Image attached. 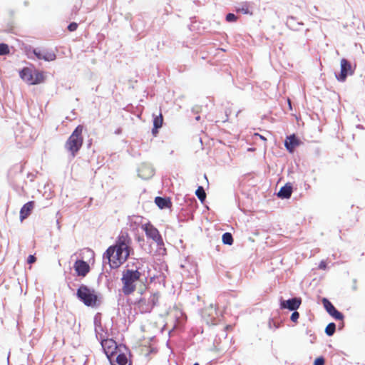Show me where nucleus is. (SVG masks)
I'll return each mask as SVG.
<instances>
[{"mask_svg": "<svg viewBox=\"0 0 365 365\" xmlns=\"http://www.w3.org/2000/svg\"><path fill=\"white\" fill-rule=\"evenodd\" d=\"M132 18H133V17H132V14H131L130 13H128V14H126L125 15V19L126 21H128L130 24H132V23H131Z\"/></svg>", "mask_w": 365, "mask_h": 365, "instance_id": "nucleus-41", "label": "nucleus"}, {"mask_svg": "<svg viewBox=\"0 0 365 365\" xmlns=\"http://www.w3.org/2000/svg\"><path fill=\"white\" fill-rule=\"evenodd\" d=\"M86 252L91 254V258H94L95 254H94V252L91 249L86 248Z\"/></svg>", "mask_w": 365, "mask_h": 365, "instance_id": "nucleus-43", "label": "nucleus"}, {"mask_svg": "<svg viewBox=\"0 0 365 365\" xmlns=\"http://www.w3.org/2000/svg\"><path fill=\"white\" fill-rule=\"evenodd\" d=\"M200 118H200V115H197L195 117V120H196L197 121H199V120H200Z\"/></svg>", "mask_w": 365, "mask_h": 365, "instance_id": "nucleus-49", "label": "nucleus"}, {"mask_svg": "<svg viewBox=\"0 0 365 365\" xmlns=\"http://www.w3.org/2000/svg\"><path fill=\"white\" fill-rule=\"evenodd\" d=\"M106 278V281L108 282L110 281V279H108V277L107 275H105Z\"/></svg>", "mask_w": 365, "mask_h": 365, "instance_id": "nucleus-52", "label": "nucleus"}, {"mask_svg": "<svg viewBox=\"0 0 365 365\" xmlns=\"http://www.w3.org/2000/svg\"><path fill=\"white\" fill-rule=\"evenodd\" d=\"M319 269L325 270L327 268V263L324 260H322L318 266Z\"/></svg>", "mask_w": 365, "mask_h": 365, "instance_id": "nucleus-38", "label": "nucleus"}, {"mask_svg": "<svg viewBox=\"0 0 365 365\" xmlns=\"http://www.w3.org/2000/svg\"><path fill=\"white\" fill-rule=\"evenodd\" d=\"M289 108L292 110V106H291V103L289 101Z\"/></svg>", "mask_w": 365, "mask_h": 365, "instance_id": "nucleus-54", "label": "nucleus"}, {"mask_svg": "<svg viewBox=\"0 0 365 365\" xmlns=\"http://www.w3.org/2000/svg\"><path fill=\"white\" fill-rule=\"evenodd\" d=\"M102 275H103V273H101L99 277H98V279L102 277Z\"/></svg>", "mask_w": 365, "mask_h": 365, "instance_id": "nucleus-55", "label": "nucleus"}, {"mask_svg": "<svg viewBox=\"0 0 365 365\" xmlns=\"http://www.w3.org/2000/svg\"><path fill=\"white\" fill-rule=\"evenodd\" d=\"M322 303L326 312L335 320L344 321V315L342 312H339L330 300L326 297L322 299Z\"/></svg>", "mask_w": 365, "mask_h": 365, "instance_id": "nucleus-11", "label": "nucleus"}, {"mask_svg": "<svg viewBox=\"0 0 365 365\" xmlns=\"http://www.w3.org/2000/svg\"><path fill=\"white\" fill-rule=\"evenodd\" d=\"M138 241L139 242H140L141 241H142V242H144V239H143V238H141L140 237H138Z\"/></svg>", "mask_w": 365, "mask_h": 365, "instance_id": "nucleus-48", "label": "nucleus"}, {"mask_svg": "<svg viewBox=\"0 0 365 365\" xmlns=\"http://www.w3.org/2000/svg\"><path fill=\"white\" fill-rule=\"evenodd\" d=\"M324 363L325 359L324 358V356H320L314 359L313 365H324Z\"/></svg>", "mask_w": 365, "mask_h": 365, "instance_id": "nucleus-34", "label": "nucleus"}, {"mask_svg": "<svg viewBox=\"0 0 365 365\" xmlns=\"http://www.w3.org/2000/svg\"><path fill=\"white\" fill-rule=\"evenodd\" d=\"M159 294L158 292L151 294L147 299L145 297H140L133 302L138 307L141 314L150 313L153 309L158 304Z\"/></svg>", "mask_w": 365, "mask_h": 365, "instance_id": "nucleus-8", "label": "nucleus"}, {"mask_svg": "<svg viewBox=\"0 0 365 365\" xmlns=\"http://www.w3.org/2000/svg\"><path fill=\"white\" fill-rule=\"evenodd\" d=\"M34 73L28 67H24L19 71L20 78L28 84L30 85V82H32Z\"/></svg>", "mask_w": 365, "mask_h": 365, "instance_id": "nucleus-22", "label": "nucleus"}, {"mask_svg": "<svg viewBox=\"0 0 365 365\" xmlns=\"http://www.w3.org/2000/svg\"><path fill=\"white\" fill-rule=\"evenodd\" d=\"M300 143V139L295 134L287 136L284 140V146L287 150L290 153H293L295 148L298 147Z\"/></svg>", "mask_w": 365, "mask_h": 365, "instance_id": "nucleus-16", "label": "nucleus"}, {"mask_svg": "<svg viewBox=\"0 0 365 365\" xmlns=\"http://www.w3.org/2000/svg\"><path fill=\"white\" fill-rule=\"evenodd\" d=\"M143 292L144 291L143 289H140L139 293L142 295L143 294Z\"/></svg>", "mask_w": 365, "mask_h": 365, "instance_id": "nucleus-51", "label": "nucleus"}, {"mask_svg": "<svg viewBox=\"0 0 365 365\" xmlns=\"http://www.w3.org/2000/svg\"><path fill=\"white\" fill-rule=\"evenodd\" d=\"M78 26V24L76 23V22H71L68 26H67V29L71 31V32H73V31H75L77 28Z\"/></svg>", "mask_w": 365, "mask_h": 365, "instance_id": "nucleus-36", "label": "nucleus"}, {"mask_svg": "<svg viewBox=\"0 0 365 365\" xmlns=\"http://www.w3.org/2000/svg\"><path fill=\"white\" fill-rule=\"evenodd\" d=\"M238 19V16L233 13H228L226 14L225 20L228 23L236 22Z\"/></svg>", "mask_w": 365, "mask_h": 365, "instance_id": "nucleus-32", "label": "nucleus"}, {"mask_svg": "<svg viewBox=\"0 0 365 365\" xmlns=\"http://www.w3.org/2000/svg\"><path fill=\"white\" fill-rule=\"evenodd\" d=\"M36 261V257L34 255H29L27 257V263L31 264Z\"/></svg>", "mask_w": 365, "mask_h": 365, "instance_id": "nucleus-37", "label": "nucleus"}, {"mask_svg": "<svg viewBox=\"0 0 365 365\" xmlns=\"http://www.w3.org/2000/svg\"><path fill=\"white\" fill-rule=\"evenodd\" d=\"M279 308L281 309H288L293 311L298 309L302 304V298L299 297H294L288 299H284L282 297H279Z\"/></svg>", "mask_w": 365, "mask_h": 365, "instance_id": "nucleus-12", "label": "nucleus"}, {"mask_svg": "<svg viewBox=\"0 0 365 365\" xmlns=\"http://www.w3.org/2000/svg\"><path fill=\"white\" fill-rule=\"evenodd\" d=\"M76 297L85 306L92 308L98 307L103 302V296L100 292L84 284L79 285Z\"/></svg>", "mask_w": 365, "mask_h": 365, "instance_id": "nucleus-2", "label": "nucleus"}, {"mask_svg": "<svg viewBox=\"0 0 365 365\" xmlns=\"http://www.w3.org/2000/svg\"><path fill=\"white\" fill-rule=\"evenodd\" d=\"M25 53L28 58L34 60H43L45 61H53L56 59V54L52 49L42 47H33L31 45L25 46Z\"/></svg>", "mask_w": 365, "mask_h": 365, "instance_id": "nucleus-6", "label": "nucleus"}, {"mask_svg": "<svg viewBox=\"0 0 365 365\" xmlns=\"http://www.w3.org/2000/svg\"><path fill=\"white\" fill-rule=\"evenodd\" d=\"M44 81V76L42 72L38 71H35L34 76H33V80L32 82H30V85H36L39 84Z\"/></svg>", "mask_w": 365, "mask_h": 365, "instance_id": "nucleus-25", "label": "nucleus"}, {"mask_svg": "<svg viewBox=\"0 0 365 365\" xmlns=\"http://www.w3.org/2000/svg\"><path fill=\"white\" fill-rule=\"evenodd\" d=\"M132 240L128 233L120 232L115 243L109 246L103 255V267L109 265L110 270L118 268L131 255L134 250L131 246Z\"/></svg>", "mask_w": 365, "mask_h": 365, "instance_id": "nucleus-1", "label": "nucleus"}, {"mask_svg": "<svg viewBox=\"0 0 365 365\" xmlns=\"http://www.w3.org/2000/svg\"><path fill=\"white\" fill-rule=\"evenodd\" d=\"M141 228L145 232L146 237L152 240L157 244L159 253L161 255H165L166 249L165 247L163 237L159 230L152 225L150 222H148L142 225Z\"/></svg>", "mask_w": 365, "mask_h": 365, "instance_id": "nucleus-7", "label": "nucleus"}, {"mask_svg": "<svg viewBox=\"0 0 365 365\" xmlns=\"http://www.w3.org/2000/svg\"><path fill=\"white\" fill-rule=\"evenodd\" d=\"M195 195L200 201L203 203L206 200V193L202 186H198L195 190Z\"/></svg>", "mask_w": 365, "mask_h": 365, "instance_id": "nucleus-27", "label": "nucleus"}, {"mask_svg": "<svg viewBox=\"0 0 365 365\" xmlns=\"http://www.w3.org/2000/svg\"><path fill=\"white\" fill-rule=\"evenodd\" d=\"M336 328V324L334 322H330L327 325L324 332L328 336H331L334 334Z\"/></svg>", "mask_w": 365, "mask_h": 365, "instance_id": "nucleus-28", "label": "nucleus"}, {"mask_svg": "<svg viewBox=\"0 0 365 365\" xmlns=\"http://www.w3.org/2000/svg\"><path fill=\"white\" fill-rule=\"evenodd\" d=\"M81 3H76V4H74V6H73L72 8V10H71V17L73 18V15H76L78 12V11L80 10L81 9Z\"/></svg>", "mask_w": 365, "mask_h": 365, "instance_id": "nucleus-35", "label": "nucleus"}, {"mask_svg": "<svg viewBox=\"0 0 365 365\" xmlns=\"http://www.w3.org/2000/svg\"><path fill=\"white\" fill-rule=\"evenodd\" d=\"M282 322H276L274 318H269L268 322V327L270 329L276 330L282 326Z\"/></svg>", "mask_w": 365, "mask_h": 365, "instance_id": "nucleus-30", "label": "nucleus"}, {"mask_svg": "<svg viewBox=\"0 0 365 365\" xmlns=\"http://www.w3.org/2000/svg\"><path fill=\"white\" fill-rule=\"evenodd\" d=\"M344 327V324H342L341 325H339V327Z\"/></svg>", "mask_w": 365, "mask_h": 365, "instance_id": "nucleus-57", "label": "nucleus"}, {"mask_svg": "<svg viewBox=\"0 0 365 365\" xmlns=\"http://www.w3.org/2000/svg\"><path fill=\"white\" fill-rule=\"evenodd\" d=\"M101 317L102 314L100 312H98L95 314L93 318V324L95 327V334L96 337L98 339L101 335H103L101 331H104V329L101 324Z\"/></svg>", "mask_w": 365, "mask_h": 365, "instance_id": "nucleus-19", "label": "nucleus"}, {"mask_svg": "<svg viewBox=\"0 0 365 365\" xmlns=\"http://www.w3.org/2000/svg\"><path fill=\"white\" fill-rule=\"evenodd\" d=\"M27 178H31V180L32 181L34 180V175H33L32 173H29L27 174Z\"/></svg>", "mask_w": 365, "mask_h": 365, "instance_id": "nucleus-46", "label": "nucleus"}, {"mask_svg": "<svg viewBox=\"0 0 365 365\" xmlns=\"http://www.w3.org/2000/svg\"><path fill=\"white\" fill-rule=\"evenodd\" d=\"M35 206L34 201H29L25 203L20 210V220L22 222L26 219L32 212Z\"/></svg>", "mask_w": 365, "mask_h": 365, "instance_id": "nucleus-18", "label": "nucleus"}, {"mask_svg": "<svg viewBox=\"0 0 365 365\" xmlns=\"http://www.w3.org/2000/svg\"><path fill=\"white\" fill-rule=\"evenodd\" d=\"M286 25L291 30L299 31L300 26H303L304 23L302 21H297L296 17L290 16L287 17Z\"/></svg>", "mask_w": 365, "mask_h": 365, "instance_id": "nucleus-21", "label": "nucleus"}, {"mask_svg": "<svg viewBox=\"0 0 365 365\" xmlns=\"http://www.w3.org/2000/svg\"><path fill=\"white\" fill-rule=\"evenodd\" d=\"M251 3L248 1L242 2L239 6L235 7V11L237 13H242L243 14H248L252 16V11L250 10Z\"/></svg>", "mask_w": 365, "mask_h": 365, "instance_id": "nucleus-24", "label": "nucleus"}, {"mask_svg": "<svg viewBox=\"0 0 365 365\" xmlns=\"http://www.w3.org/2000/svg\"><path fill=\"white\" fill-rule=\"evenodd\" d=\"M163 117L161 113H160V114L158 115H153V126L161 128V127L163 126Z\"/></svg>", "mask_w": 365, "mask_h": 365, "instance_id": "nucleus-29", "label": "nucleus"}, {"mask_svg": "<svg viewBox=\"0 0 365 365\" xmlns=\"http://www.w3.org/2000/svg\"><path fill=\"white\" fill-rule=\"evenodd\" d=\"M205 178L207 180V175H205Z\"/></svg>", "mask_w": 365, "mask_h": 365, "instance_id": "nucleus-56", "label": "nucleus"}, {"mask_svg": "<svg viewBox=\"0 0 365 365\" xmlns=\"http://www.w3.org/2000/svg\"><path fill=\"white\" fill-rule=\"evenodd\" d=\"M73 269L76 275L81 277H85L91 270L90 265L87 262L78 259L74 262Z\"/></svg>", "mask_w": 365, "mask_h": 365, "instance_id": "nucleus-14", "label": "nucleus"}, {"mask_svg": "<svg viewBox=\"0 0 365 365\" xmlns=\"http://www.w3.org/2000/svg\"><path fill=\"white\" fill-rule=\"evenodd\" d=\"M131 29L135 32L140 33V31H143L145 27V23L143 19V16L141 14L138 16V18L136 21V22L130 24ZM140 34H138L139 35Z\"/></svg>", "mask_w": 365, "mask_h": 365, "instance_id": "nucleus-23", "label": "nucleus"}, {"mask_svg": "<svg viewBox=\"0 0 365 365\" xmlns=\"http://www.w3.org/2000/svg\"><path fill=\"white\" fill-rule=\"evenodd\" d=\"M160 129V128H159L158 127L153 126V128H152V130H151L153 135L155 136V137L157 136V135L159 133V130Z\"/></svg>", "mask_w": 365, "mask_h": 365, "instance_id": "nucleus-40", "label": "nucleus"}, {"mask_svg": "<svg viewBox=\"0 0 365 365\" xmlns=\"http://www.w3.org/2000/svg\"><path fill=\"white\" fill-rule=\"evenodd\" d=\"M98 340L100 341L108 359L112 363V361H114L115 354L118 352L117 351L120 349V346H122L123 344H118L113 339L104 338L103 335H101Z\"/></svg>", "mask_w": 365, "mask_h": 365, "instance_id": "nucleus-9", "label": "nucleus"}, {"mask_svg": "<svg viewBox=\"0 0 365 365\" xmlns=\"http://www.w3.org/2000/svg\"><path fill=\"white\" fill-rule=\"evenodd\" d=\"M9 357H10V351L8 353V355H7V362L8 363L9 362Z\"/></svg>", "mask_w": 365, "mask_h": 365, "instance_id": "nucleus-50", "label": "nucleus"}, {"mask_svg": "<svg viewBox=\"0 0 365 365\" xmlns=\"http://www.w3.org/2000/svg\"><path fill=\"white\" fill-rule=\"evenodd\" d=\"M154 202L155 205L161 210L169 208L172 205L170 198L168 197L157 196L155 197Z\"/></svg>", "mask_w": 365, "mask_h": 365, "instance_id": "nucleus-20", "label": "nucleus"}, {"mask_svg": "<svg viewBox=\"0 0 365 365\" xmlns=\"http://www.w3.org/2000/svg\"><path fill=\"white\" fill-rule=\"evenodd\" d=\"M121 133V129L120 128H118L115 131V134H120Z\"/></svg>", "mask_w": 365, "mask_h": 365, "instance_id": "nucleus-47", "label": "nucleus"}, {"mask_svg": "<svg viewBox=\"0 0 365 365\" xmlns=\"http://www.w3.org/2000/svg\"><path fill=\"white\" fill-rule=\"evenodd\" d=\"M201 107L199 106H195L192 108L191 112L194 114H198L200 111Z\"/></svg>", "mask_w": 365, "mask_h": 365, "instance_id": "nucleus-39", "label": "nucleus"}, {"mask_svg": "<svg viewBox=\"0 0 365 365\" xmlns=\"http://www.w3.org/2000/svg\"><path fill=\"white\" fill-rule=\"evenodd\" d=\"M293 191V186L291 182H287L284 185L282 186L277 193V196L282 199H289Z\"/></svg>", "mask_w": 365, "mask_h": 365, "instance_id": "nucleus-17", "label": "nucleus"}, {"mask_svg": "<svg viewBox=\"0 0 365 365\" xmlns=\"http://www.w3.org/2000/svg\"><path fill=\"white\" fill-rule=\"evenodd\" d=\"M356 282H357L356 279H353V285H352V289L354 291H356L357 289Z\"/></svg>", "mask_w": 365, "mask_h": 365, "instance_id": "nucleus-42", "label": "nucleus"}, {"mask_svg": "<svg viewBox=\"0 0 365 365\" xmlns=\"http://www.w3.org/2000/svg\"><path fill=\"white\" fill-rule=\"evenodd\" d=\"M222 242L224 245H232L234 242L232 235L228 232L223 233L222 236Z\"/></svg>", "mask_w": 365, "mask_h": 365, "instance_id": "nucleus-26", "label": "nucleus"}, {"mask_svg": "<svg viewBox=\"0 0 365 365\" xmlns=\"http://www.w3.org/2000/svg\"><path fill=\"white\" fill-rule=\"evenodd\" d=\"M292 313L290 316V320L293 322H297L299 318V313L297 312V309L292 311Z\"/></svg>", "mask_w": 365, "mask_h": 365, "instance_id": "nucleus-33", "label": "nucleus"}, {"mask_svg": "<svg viewBox=\"0 0 365 365\" xmlns=\"http://www.w3.org/2000/svg\"><path fill=\"white\" fill-rule=\"evenodd\" d=\"M344 327V324H342L341 325H339V327Z\"/></svg>", "mask_w": 365, "mask_h": 365, "instance_id": "nucleus-58", "label": "nucleus"}, {"mask_svg": "<svg viewBox=\"0 0 365 365\" xmlns=\"http://www.w3.org/2000/svg\"><path fill=\"white\" fill-rule=\"evenodd\" d=\"M10 48L7 43H0V56H6L9 54Z\"/></svg>", "mask_w": 365, "mask_h": 365, "instance_id": "nucleus-31", "label": "nucleus"}, {"mask_svg": "<svg viewBox=\"0 0 365 365\" xmlns=\"http://www.w3.org/2000/svg\"><path fill=\"white\" fill-rule=\"evenodd\" d=\"M118 352L115 354V362L118 365H132V362L130 360H128L127 355L131 356L130 351L128 347L125 345H123L120 346V349L117 351ZM111 365H115L113 362L110 363Z\"/></svg>", "mask_w": 365, "mask_h": 365, "instance_id": "nucleus-13", "label": "nucleus"}, {"mask_svg": "<svg viewBox=\"0 0 365 365\" xmlns=\"http://www.w3.org/2000/svg\"><path fill=\"white\" fill-rule=\"evenodd\" d=\"M356 66H353L350 61L343 58L340 62V72L335 73V77L339 82L346 81L349 76H352L354 73Z\"/></svg>", "mask_w": 365, "mask_h": 365, "instance_id": "nucleus-10", "label": "nucleus"}, {"mask_svg": "<svg viewBox=\"0 0 365 365\" xmlns=\"http://www.w3.org/2000/svg\"><path fill=\"white\" fill-rule=\"evenodd\" d=\"M83 126L78 125L72 132L71 135L67 139L65 148L71 153L73 157H75L82 147Z\"/></svg>", "mask_w": 365, "mask_h": 365, "instance_id": "nucleus-5", "label": "nucleus"}, {"mask_svg": "<svg viewBox=\"0 0 365 365\" xmlns=\"http://www.w3.org/2000/svg\"><path fill=\"white\" fill-rule=\"evenodd\" d=\"M155 173V170L149 163H142L138 169V175L143 180L151 178Z\"/></svg>", "mask_w": 365, "mask_h": 365, "instance_id": "nucleus-15", "label": "nucleus"}, {"mask_svg": "<svg viewBox=\"0 0 365 365\" xmlns=\"http://www.w3.org/2000/svg\"><path fill=\"white\" fill-rule=\"evenodd\" d=\"M255 135H257V136H259V137L260 138V139H262V140H264V141H266V140H267V139H266V138H265V137H264L263 135H260V134H259V133H255Z\"/></svg>", "mask_w": 365, "mask_h": 365, "instance_id": "nucleus-45", "label": "nucleus"}, {"mask_svg": "<svg viewBox=\"0 0 365 365\" xmlns=\"http://www.w3.org/2000/svg\"><path fill=\"white\" fill-rule=\"evenodd\" d=\"M67 283H68V288H69L71 290H73V287H75V286H76V284H75L74 283H71V282H67Z\"/></svg>", "mask_w": 365, "mask_h": 365, "instance_id": "nucleus-44", "label": "nucleus"}, {"mask_svg": "<svg viewBox=\"0 0 365 365\" xmlns=\"http://www.w3.org/2000/svg\"><path fill=\"white\" fill-rule=\"evenodd\" d=\"M135 268V269H126L123 271L121 277L122 292L125 296L131 294L135 290L136 282L140 281L143 283L144 281H147V277L139 271V267L136 266Z\"/></svg>", "mask_w": 365, "mask_h": 365, "instance_id": "nucleus-3", "label": "nucleus"}, {"mask_svg": "<svg viewBox=\"0 0 365 365\" xmlns=\"http://www.w3.org/2000/svg\"><path fill=\"white\" fill-rule=\"evenodd\" d=\"M24 166L21 164H16L9 171L8 178L10 185L19 194L24 193V185L26 183L23 175Z\"/></svg>", "mask_w": 365, "mask_h": 365, "instance_id": "nucleus-4", "label": "nucleus"}, {"mask_svg": "<svg viewBox=\"0 0 365 365\" xmlns=\"http://www.w3.org/2000/svg\"><path fill=\"white\" fill-rule=\"evenodd\" d=\"M210 307L211 309H213V304H210Z\"/></svg>", "mask_w": 365, "mask_h": 365, "instance_id": "nucleus-53", "label": "nucleus"}]
</instances>
